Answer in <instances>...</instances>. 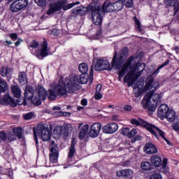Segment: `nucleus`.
<instances>
[{
    "mask_svg": "<svg viewBox=\"0 0 179 179\" xmlns=\"http://www.w3.org/2000/svg\"><path fill=\"white\" fill-rule=\"evenodd\" d=\"M36 94L32 99L31 102L35 106H40L41 104V101H44L47 98V96L51 101H54L57 97H67L68 91L66 88H64L62 85V81L59 80V84L56 85L53 89L48 90V92L41 85H38L36 87Z\"/></svg>",
    "mask_w": 179,
    "mask_h": 179,
    "instance_id": "f257e3e1",
    "label": "nucleus"
},
{
    "mask_svg": "<svg viewBox=\"0 0 179 179\" xmlns=\"http://www.w3.org/2000/svg\"><path fill=\"white\" fill-rule=\"evenodd\" d=\"M132 61H134V56L127 59L123 65L121 71L119 73V80H121L122 78H124L125 73L128 72L129 69H131L123 79L124 83H127L129 87H131V86L135 83V80L142 75L143 71H145V69L146 68V64L145 63H136L134 66H131Z\"/></svg>",
    "mask_w": 179,
    "mask_h": 179,
    "instance_id": "f03ea898",
    "label": "nucleus"
},
{
    "mask_svg": "<svg viewBox=\"0 0 179 179\" xmlns=\"http://www.w3.org/2000/svg\"><path fill=\"white\" fill-rule=\"evenodd\" d=\"M89 9L91 10L92 20L96 26L101 24L104 13L114 12L113 4L110 0L105 1L102 6L94 5L93 3L90 4Z\"/></svg>",
    "mask_w": 179,
    "mask_h": 179,
    "instance_id": "7ed1b4c3",
    "label": "nucleus"
},
{
    "mask_svg": "<svg viewBox=\"0 0 179 179\" xmlns=\"http://www.w3.org/2000/svg\"><path fill=\"white\" fill-rule=\"evenodd\" d=\"M79 83L82 85H86L87 83V78L85 76V74L81 76H71L66 78L64 83L62 81V85L66 90L67 93H73L80 89Z\"/></svg>",
    "mask_w": 179,
    "mask_h": 179,
    "instance_id": "20e7f679",
    "label": "nucleus"
},
{
    "mask_svg": "<svg viewBox=\"0 0 179 179\" xmlns=\"http://www.w3.org/2000/svg\"><path fill=\"white\" fill-rule=\"evenodd\" d=\"M131 124H132V125H136V127H139V125H141V127H143L144 128H146V129H148L149 132L152 134V135H154V136L157 138V139L159 138V136H161V138H162V139H164L166 142L167 145H171V143H170V141H169V139H167L165 136L166 133H164V131H163L159 127L153 124H149L148 122H145L142 119H139L138 120L136 119L133 118L131 120ZM157 134H159V135Z\"/></svg>",
    "mask_w": 179,
    "mask_h": 179,
    "instance_id": "39448f33",
    "label": "nucleus"
},
{
    "mask_svg": "<svg viewBox=\"0 0 179 179\" xmlns=\"http://www.w3.org/2000/svg\"><path fill=\"white\" fill-rule=\"evenodd\" d=\"M66 3H68V1L66 0H57L55 2L50 3L49 10L47 12V15H53V13L58 12V10H61V9H63V10H68V9L73 8L75 5H79L80 2L77 1L76 3H71L69 4Z\"/></svg>",
    "mask_w": 179,
    "mask_h": 179,
    "instance_id": "423d86ee",
    "label": "nucleus"
},
{
    "mask_svg": "<svg viewBox=\"0 0 179 179\" xmlns=\"http://www.w3.org/2000/svg\"><path fill=\"white\" fill-rule=\"evenodd\" d=\"M34 134L36 145H38V136H41L43 142H47L51 138V133L47 124H38L36 128L34 129Z\"/></svg>",
    "mask_w": 179,
    "mask_h": 179,
    "instance_id": "0eeeda50",
    "label": "nucleus"
},
{
    "mask_svg": "<svg viewBox=\"0 0 179 179\" xmlns=\"http://www.w3.org/2000/svg\"><path fill=\"white\" fill-rule=\"evenodd\" d=\"M119 54V59L117 57V52H115L112 60L113 66H114L115 69H121L122 64H124L125 59H127V57H128V48H123L120 51Z\"/></svg>",
    "mask_w": 179,
    "mask_h": 179,
    "instance_id": "6e6552de",
    "label": "nucleus"
},
{
    "mask_svg": "<svg viewBox=\"0 0 179 179\" xmlns=\"http://www.w3.org/2000/svg\"><path fill=\"white\" fill-rule=\"evenodd\" d=\"M29 5V0H15L10 5L11 12H20Z\"/></svg>",
    "mask_w": 179,
    "mask_h": 179,
    "instance_id": "1a4fd4ad",
    "label": "nucleus"
},
{
    "mask_svg": "<svg viewBox=\"0 0 179 179\" xmlns=\"http://www.w3.org/2000/svg\"><path fill=\"white\" fill-rule=\"evenodd\" d=\"M114 66L110 65V62L108 60L99 59L96 61L95 64V71H111Z\"/></svg>",
    "mask_w": 179,
    "mask_h": 179,
    "instance_id": "9d476101",
    "label": "nucleus"
},
{
    "mask_svg": "<svg viewBox=\"0 0 179 179\" xmlns=\"http://www.w3.org/2000/svg\"><path fill=\"white\" fill-rule=\"evenodd\" d=\"M160 83L159 81H155L152 76H148L146 79V85L145 88L146 90H150V93L152 92H156L159 89Z\"/></svg>",
    "mask_w": 179,
    "mask_h": 179,
    "instance_id": "9b49d317",
    "label": "nucleus"
},
{
    "mask_svg": "<svg viewBox=\"0 0 179 179\" xmlns=\"http://www.w3.org/2000/svg\"><path fill=\"white\" fill-rule=\"evenodd\" d=\"M152 94H146L143 97L141 105L143 108H148L150 111H156V106L152 103Z\"/></svg>",
    "mask_w": 179,
    "mask_h": 179,
    "instance_id": "f8f14e48",
    "label": "nucleus"
},
{
    "mask_svg": "<svg viewBox=\"0 0 179 179\" xmlns=\"http://www.w3.org/2000/svg\"><path fill=\"white\" fill-rule=\"evenodd\" d=\"M101 130V124L99 122L93 124L90 127V131H89V136L91 138H97L100 131Z\"/></svg>",
    "mask_w": 179,
    "mask_h": 179,
    "instance_id": "ddd939ff",
    "label": "nucleus"
},
{
    "mask_svg": "<svg viewBox=\"0 0 179 179\" xmlns=\"http://www.w3.org/2000/svg\"><path fill=\"white\" fill-rule=\"evenodd\" d=\"M48 44L47 43V41H44L41 49V51H36L35 52L37 58L39 59H43L45 57L48 55Z\"/></svg>",
    "mask_w": 179,
    "mask_h": 179,
    "instance_id": "4468645a",
    "label": "nucleus"
},
{
    "mask_svg": "<svg viewBox=\"0 0 179 179\" xmlns=\"http://www.w3.org/2000/svg\"><path fill=\"white\" fill-rule=\"evenodd\" d=\"M103 134H114L118 131V124L117 123H110L105 125L102 128Z\"/></svg>",
    "mask_w": 179,
    "mask_h": 179,
    "instance_id": "2eb2a0df",
    "label": "nucleus"
},
{
    "mask_svg": "<svg viewBox=\"0 0 179 179\" xmlns=\"http://www.w3.org/2000/svg\"><path fill=\"white\" fill-rule=\"evenodd\" d=\"M89 6H90V4L87 7L81 6L80 7L73 8L71 10V12L74 15H81V16H83V15H86L87 12H89V11L92 12V10H90V8H89Z\"/></svg>",
    "mask_w": 179,
    "mask_h": 179,
    "instance_id": "dca6fc26",
    "label": "nucleus"
},
{
    "mask_svg": "<svg viewBox=\"0 0 179 179\" xmlns=\"http://www.w3.org/2000/svg\"><path fill=\"white\" fill-rule=\"evenodd\" d=\"M24 97L27 100H33L34 99V88L33 87L27 85L24 90Z\"/></svg>",
    "mask_w": 179,
    "mask_h": 179,
    "instance_id": "f3484780",
    "label": "nucleus"
},
{
    "mask_svg": "<svg viewBox=\"0 0 179 179\" xmlns=\"http://www.w3.org/2000/svg\"><path fill=\"white\" fill-rule=\"evenodd\" d=\"M170 110L169 106L166 104H162L158 108V117L159 118H164L167 115L168 112Z\"/></svg>",
    "mask_w": 179,
    "mask_h": 179,
    "instance_id": "a211bd4d",
    "label": "nucleus"
},
{
    "mask_svg": "<svg viewBox=\"0 0 179 179\" xmlns=\"http://www.w3.org/2000/svg\"><path fill=\"white\" fill-rule=\"evenodd\" d=\"M144 150L148 155H153L157 153V148L155 146V144L152 143H147L144 147Z\"/></svg>",
    "mask_w": 179,
    "mask_h": 179,
    "instance_id": "6ab92c4d",
    "label": "nucleus"
},
{
    "mask_svg": "<svg viewBox=\"0 0 179 179\" xmlns=\"http://www.w3.org/2000/svg\"><path fill=\"white\" fill-rule=\"evenodd\" d=\"M51 154L50 155V160L52 163L58 162V146L52 147L50 148Z\"/></svg>",
    "mask_w": 179,
    "mask_h": 179,
    "instance_id": "aec40b11",
    "label": "nucleus"
},
{
    "mask_svg": "<svg viewBox=\"0 0 179 179\" xmlns=\"http://www.w3.org/2000/svg\"><path fill=\"white\" fill-rule=\"evenodd\" d=\"M117 176H118L119 177L122 176L123 178H131V177L134 176V171L130 169H123L120 172H117Z\"/></svg>",
    "mask_w": 179,
    "mask_h": 179,
    "instance_id": "412c9836",
    "label": "nucleus"
},
{
    "mask_svg": "<svg viewBox=\"0 0 179 179\" xmlns=\"http://www.w3.org/2000/svg\"><path fill=\"white\" fill-rule=\"evenodd\" d=\"M168 6H174V15H177L179 10V0H168L166 1Z\"/></svg>",
    "mask_w": 179,
    "mask_h": 179,
    "instance_id": "4be33fe9",
    "label": "nucleus"
},
{
    "mask_svg": "<svg viewBox=\"0 0 179 179\" xmlns=\"http://www.w3.org/2000/svg\"><path fill=\"white\" fill-rule=\"evenodd\" d=\"M150 162L155 167H160V166H162V157L159 155H153L150 158Z\"/></svg>",
    "mask_w": 179,
    "mask_h": 179,
    "instance_id": "5701e85b",
    "label": "nucleus"
},
{
    "mask_svg": "<svg viewBox=\"0 0 179 179\" xmlns=\"http://www.w3.org/2000/svg\"><path fill=\"white\" fill-rule=\"evenodd\" d=\"M155 92H148L147 94H151V99H152L154 103L155 104H157L158 103H160L162 101V97H163V94L159 93V94H154Z\"/></svg>",
    "mask_w": 179,
    "mask_h": 179,
    "instance_id": "b1692460",
    "label": "nucleus"
},
{
    "mask_svg": "<svg viewBox=\"0 0 179 179\" xmlns=\"http://www.w3.org/2000/svg\"><path fill=\"white\" fill-rule=\"evenodd\" d=\"M87 131H89V124H85L80 127L78 136L81 141L85 139V136H86V134H87Z\"/></svg>",
    "mask_w": 179,
    "mask_h": 179,
    "instance_id": "393cba45",
    "label": "nucleus"
},
{
    "mask_svg": "<svg viewBox=\"0 0 179 179\" xmlns=\"http://www.w3.org/2000/svg\"><path fill=\"white\" fill-rule=\"evenodd\" d=\"M18 80L22 86L26 85L27 83V77L26 76V73L20 72L18 76Z\"/></svg>",
    "mask_w": 179,
    "mask_h": 179,
    "instance_id": "a878e982",
    "label": "nucleus"
},
{
    "mask_svg": "<svg viewBox=\"0 0 179 179\" xmlns=\"http://www.w3.org/2000/svg\"><path fill=\"white\" fill-rule=\"evenodd\" d=\"M12 93L14 94L15 97L19 99L21 96L22 91L17 85H13L11 87Z\"/></svg>",
    "mask_w": 179,
    "mask_h": 179,
    "instance_id": "bb28decb",
    "label": "nucleus"
},
{
    "mask_svg": "<svg viewBox=\"0 0 179 179\" xmlns=\"http://www.w3.org/2000/svg\"><path fill=\"white\" fill-rule=\"evenodd\" d=\"M78 69L80 73H83V75H86V73L89 72V67L86 63L80 64L78 66Z\"/></svg>",
    "mask_w": 179,
    "mask_h": 179,
    "instance_id": "cd10ccee",
    "label": "nucleus"
},
{
    "mask_svg": "<svg viewBox=\"0 0 179 179\" xmlns=\"http://www.w3.org/2000/svg\"><path fill=\"white\" fill-rule=\"evenodd\" d=\"M113 10H121L124 8V2L122 0H117L113 3Z\"/></svg>",
    "mask_w": 179,
    "mask_h": 179,
    "instance_id": "c85d7f7f",
    "label": "nucleus"
},
{
    "mask_svg": "<svg viewBox=\"0 0 179 179\" xmlns=\"http://www.w3.org/2000/svg\"><path fill=\"white\" fill-rule=\"evenodd\" d=\"M164 118H166L168 121L170 122H173L174 121V119L176 118V112L173 110H169L168 113H166V115L164 117Z\"/></svg>",
    "mask_w": 179,
    "mask_h": 179,
    "instance_id": "c756f323",
    "label": "nucleus"
},
{
    "mask_svg": "<svg viewBox=\"0 0 179 179\" xmlns=\"http://www.w3.org/2000/svg\"><path fill=\"white\" fill-rule=\"evenodd\" d=\"M3 101L7 103V104H10L12 107H16V103H15V101H13V99L10 97L9 95H6L3 97Z\"/></svg>",
    "mask_w": 179,
    "mask_h": 179,
    "instance_id": "7c9ffc66",
    "label": "nucleus"
},
{
    "mask_svg": "<svg viewBox=\"0 0 179 179\" xmlns=\"http://www.w3.org/2000/svg\"><path fill=\"white\" fill-rule=\"evenodd\" d=\"M160 172L164 173V174H167V173H169V166H167V158H164L162 166L160 169Z\"/></svg>",
    "mask_w": 179,
    "mask_h": 179,
    "instance_id": "2f4dec72",
    "label": "nucleus"
},
{
    "mask_svg": "<svg viewBox=\"0 0 179 179\" xmlns=\"http://www.w3.org/2000/svg\"><path fill=\"white\" fill-rule=\"evenodd\" d=\"M8 89H9V87H8L6 81L0 78V92L5 93Z\"/></svg>",
    "mask_w": 179,
    "mask_h": 179,
    "instance_id": "473e14b6",
    "label": "nucleus"
},
{
    "mask_svg": "<svg viewBox=\"0 0 179 179\" xmlns=\"http://www.w3.org/2000/svg\"><path fill=\"white\" fill-rule=\"evenodd\" d=\"M73 155H75V139L72 138L71 145L68 155L69 159H72V157H73Z\"/></svg>",
    "mask_w": 179,
    "mask_h": 179,
    "instance_id": "72a5a7b5",
    "label": "nucleus"
},
{
    "mask_svg": "<svg viewBox=\"0 0 179 179\" xmlns=\"http://www.w3.org/2000/svg\"><path fill=\"white\" fill-rule=\"evenodd\" d=\"M69 127V125H65L59 128V130L60 131L59 132V135H64V136H68V134H69V129H68Z\"/></svg>",
    "mask_w": 179,
    "mask_h": 179,
    "instance_id": "f704fd0d",
    "label": "nucleus"
},
{
    "mask_svg": "<svg viewBox=\"0 0 179 179\" xmlns=\"http://www.w3.org/2000/svg\"><path fill=\"white\" fill-rule=\"evenodd\" d=\"M141 167L143 170L149 171L152 170L153 166L149 162H144L141 164Z\"/></svg>",
    "mask_w": 179,
    "mask_h": 179,
    "instance_id": "c9c22d12",
    "label": "nucleus"
},
{
    "mask_svg": "<svg viewBox=\"0 0 179 179\" xmlns=\"http://www.w3.org/2000/svg\"><path fill=\"white\" fill-rule=\"evenodd\" d=\"M13 134L15 135V136H17L19 139H22V137L23 136L22 134V127H15L13 129Z\"/></svg>",
    "mask_w": 179,
    "mask_h": 179,
    "instance_id": "e433bc0d",
    "label": "nucleus"
},
{
    "mask_svg": "<svg viewBox=\"0 0 179 179\" xmlns=\"http://www.w3.org/2000/svg\"><path fill=\"white\" fill-rule=\"evenodd\" d=\"M170 61L166 60L164 64H162L161 66H159L157 70L152 73V75H157L160 73V69H162V68H164L166 65H169Z\"/></svg>",
    "mask_w": 179,
    "mask_h": 179,
    "instance_id": "4c0bfd02",
    "label": "nucleus"
},
{
    "mask_svg": "<svg viewBox=\"0 0 179 179\" xmlns=\"http://www.w3.org/2000/svg\"><path fill=\"white\" fill-rule=\"evenodd\" d=\"M8 139V134L3 131H0V142H6V140Z\"/></svg>",
    "mask_w": 179,
    "mask_h": 179,
    "instance_id": "58836bf2",
    "label": "nucleus"
},
{
    "mask_svg": "<svg viewBox=\"0 0 179 179\" xmlns=\"http://www.w3.org/2000/svg\"><path fill=\"white\" fill-rule=\"evenodd\" d=\"M34 117V113L33 112H29L28 113L23 115V118L24 120H31V118H33Z\"/></svg>",
    "mask_w": 179,
    "mask_h": 179,
    "instance_id": "ea45409f",
    "label": "nucleus"
},
{
    "mask_svg": "<svg viewBox=\"0 0 179 179\" xmlns=\"http://www.w3.org/2000/svg\"><path fill=\"white\" fill-rule=\"evenodd\" d=\"M134 22L136 23V29L138 31H142V29L141 28V22L139 20H138L136 17H134Z\"/></svg>",
    "mask_w": 179,
    "mask_h": 179,
    "instance_id": "a19ab883",
    "label": "nucleus"
},
{
    "mask_svg": "<svg viewBox=\"0 0 179 179\" xmlns=\"http://www.w3.org/2000/svg\"><path fill=\"white\" fill-rule=\"evenodd\" d=\"M124 3L127 8H132L134 1L132 0H124Z\"/></svg>",
    "mask_w": 179,
    "mask_h": 179,
    "instance_id": "79ce46f5",
    "label": "nucleus"
},
{
    "mask_svg": "<svg viewBox=\"0 0 179 179\" xmlns=\"http://www.w3.org/2000/svg\"><path fill=\"white\" fill-rule=\"evenodd\" d=\"M7 138L8 139V141H10V142L13 141H16V136L15 135V134H12V133H9L7 135Z\"/></svg>",
    "mask_w": 179,
    "mask_h": 179,
    "instance_id": "37998d69",
    "label": "nucleus"
},
{
    "mask_svg": "<svg viewBox=\"0 0 179 179\" xmlns=\"http://www.w3.org/2000/svg\"><path fill=\"white\" fill-rule=\"evenodd\" d=\"M150 179H162L160 173H152L150 176Z\"/></svg>",
    "mask_w": 179,
    "mask_h": 179,
    "instance_id": "c03bdc74",
    "label": "nucleus"
},
{
    "mask_svg": "<svg viewBox=\"0 0 179 179\" xmlns=\"http://www.w3.org/2000/svg\"><path fill=\"white\" fill-rule=\"evenodd\" d=\"M29 47H31V48H37L38 47V42L34 40L32 41L29 44Z\"/></svg>",
    "mask_w": 179,
    "mask_h": 179,
    "instance_id": "a18cd8bd",
    "label": "nucleus"
},
{
    "mask_svg": "<svg viewBox=\"0 0 179 179\" xmlns=\"http://www.w3.org/2000/svg\"><path fill=\"white\" fill-rule=\"evenodd\" d=\"M122 134L124 136H129V128H123L122 129Z\"/></svg>",
    "mask_w": 179,
    "mask_h": 179,
    "instance_id": "49530a36",
    "label": "nucleus"
},
{
    "mask_svg": "<svg viewBox=\"0 0 179 179\" xmlns=\"http://www.w3.org/2000/svg\"><path fill=\"white\" fill-rule=\"evenodd\" d=\"M136 130L135 129H132L130 131H129L128 138H134L136 135Z\"/></svg>",
    "mask_w": 179,
    "mask_h": 179,
    "instance_id": "de8ad7c7",
    "label": "nucleus"
},
{
    "mask_svg": "<svg viewBox=\"0 0 179 179\" xmlns=\"http://www.w3.org/2000/svg\"><path fill=\"white\" fill-rule=\"evenodd\" d=\"M35 2L38 6H45V0H35Z\"/></svg>",
    "mask_w": 179,
    "mask_h": 179,
    "instance_id": "09e8293b",
    "label": "nucleus"
},
{
    "mask_svg": "<svg viewBox=\"0 0 179 179\" xmlns=\"http://www.w3.org/2000/svg\"><path fill=\"white\" fill-rule=\"evenodd\" d=\"M8 36H9L10 38H11V40H13V41H16V40H17V34H16V33L10 34Z\"/></svg>",
    "mask_w": 179,
    "mask_h": 179,
    "instance_id": "8fccbe9b",
    "label": "nucleus"
},
{
    "mask_svg": "<svg viewBox=\"0 0 179 179\" xmlns=\"http://www.w3.org/2000/svg\"><path fill=\"white\" fill-rule=\"evenodd\" d=\"M0 73L1 75V76H6V75H8V69L6 68H3L2 70L0 71Z\"/></svg>",
    "mask_w": 179,
    "mask_h": 179,
    "instance_id": "3c124183",
    "label": "nucleus"
},
{
    "mask_svg": "<svg viewBox=\"0 0 179 179\" xmlns=\"http://www.w3.org/2000/svg\"><path fill=\"white\" fill-rule=\"evenodd\" d=\"M95 100H100V99H103V94L99 92H96L94 95Z\"/></svg>",
    "mask_w": 179,
    "mask_h": 179,
    "instance_id": "603ef678",
    "label": "nucleus"
},
{
    "mask_svg": "<svg viewBox=\"0 0 179 179\" xmlns=\"http://www.w3.org/2000/svg\"><path fill=\"white\" fill-rule=\"evenodd\" d=\"M51 34H53V36H58V34H59V30L58 29H53Z\"/></svg>",
    "mask_w": 179,
    "mask_h": 179,
    "instance_id": "864d4df0",
    "label": "nucleus"
},
{
    "mask_svg": "<svg viewBox=\"0 0 179 179\" xmlns=\"http://www.w3.org/2000/svg\"><path fill=\"white\" fill-rule=\"evenodd\" d=\"M123 110L124 111H131L132 110V106L129 105H126L124 106Z\"/></svg>",
    "mask_w": 179,
    "mask_h": 179,
    "instance_id": "5fc2aeb1",
    "label": "nucleus"
},
{
    "mask_svg": "<svg viewBox=\"0 0 179 179\" xmlns=\"http://www.w3.org/2000/svg\"><path fill=\"white\" fill-rule=\"evenodd\" d=\"M22 43H23V39L18 38V41L15 43V47H19V45H20V44H22Z\"/></svg>",
    "mask_w": 179,
    "mask_h": 179,
    "instance_id": "6e6d98bb",
    "label": "nucleus"
},
{
    "mask_svg": "<svg viewBox=\"0 0 179 179\" xmlns=\"http://www.w3.org/2000/svg\"><path fill=\"white\" fill-rule=\"evenodd\" d=\"M81 104L82 106H87V99H83L81 100Z\"/></svg>",
    "mask_w": 179,
    "mask_h": 179,
    "instance_id": "4d7b16f0",
    "label": "nucleus"
},
{
    "mask_svg": "<svg viewBox=\"0 0 179 179\" xmlns=\"http://www.w3.org/2000/svg\"><path fill=\"white\" fill-rule=\"evenodd\" d=\"M113 121H118V115H113L112 116Z\"/></svg>",
    "mask_w": 179,
    "mask_h": 179,
    "instance_id": "13d9d810",
    "label": "nucleus"
},
{
    "mask_svg": "<svg viewBox=\"0 0 179 179\" xmlns=\"http://www.w3.org/2000/svg\"><path fill=\"white\" fill-rule=\"evenodd\" d=\"M129 164H131V162H129V161H126L123 163L124 167H128V166H129Z\"/></svg>",
    "mask_w": 179,
    "mask_h": 179,
    "instance_id": "bf43d9fd",
    "label": "nucleus"
},
{
    "mask_svg": "<svg viewBox=\"0 0 179 179\" xmlns=\"http://www.w3.org/2000/svg\"><path fill=\"white\" fill-rule=\"evenodd\" d=\"M101 90V85L99 84L96 86V93H99V92H100Z\"/></svg>",
    "mask_w": 179,
    "mask_h": 179,
    "instance_id": "052dcab7",
    "label": "nucleus"
},
{
    "mask_svg": "<svg viewBox=\"0 0 179 179\" xmlns=\"http://www.w3.org/2000/svg\"><path fill=\"white\" fill-rule=\"evenodd\" d=\"M6 43V44H7L6 45H8V47H9V45H12V44H13V42L10 41H4V43Z\"/></svg>",
    "mask_w": 179,
    "mask_h": 179,
    "instance_id": "680f3d73",
    "label": "nucleus"
},
{
    "mask_svg": "<svg viewBox=\"0 0 179 179\" xmlns=\"http://www.w3.org/2000/svg\"><path fill=\"white\" fill-rule=\"evenodd\" d=\"M52 110H61V107H59V106H54L53 108H52Z\"/></svg>",
    "mask_w": 179,
    "mask_h": 179,
    "instance_id": "e2e57ef3",
    "label": "nucleus"
},
{
    "mask_svg": "<svg viewBox=\"0 0 179 179\" xmlns=\"http://www.w3.org/2000/svg\"><path fill=\"white\" fill-rule=\"evenodd\" d=\"M92 3H93V5H96V3H99V0H92L90 5H92Z\"/></svg>",
    "mask_w": 179,
    "mask_h": 179,
    "instance_id": "0e129e2a",
    "label": "nucleus"
},
{
    "mask_svg": "<svg viewBox=\"0 0 179 179\" xmlns=\"http://www.w3.org/2000/svg\"><path fill=\"white\" fill-rule=\"evenodd\" d=\"M55 145V141H52L51 142V148H54L55 146H57V145Z\"/></svg>",
    "mask_w": 179,
    "mask_h": 179,
    "instance_id": "69168bd1",
    "label": "nucleus"
},
{
    "mask_svg": "<svg viewBox=\"0 0 179 179\" xmlns=\"http://www.w3.org/2000/svg\"><path fill=\"white\" fill-rule=\"evenodd\" d=\"M90 76H92V78L93 77V69H91L90 71Z\"/></svg>",
    "mask_w": 179,
    "mask_h": 179,
    "instance_id": "338daca9",
    "label": "nucleus"
},
{
    "mask_svg": "<svg viewBox=\"0 0 179 179\" xmlns=\"http://www.w3.org/2000/svg\"><path fill=\"white\" fill-rule=\"evenodd\" d=\"M141 136H136V141H141Z\"/></svg>",
    "mask_w": 179,
    "mask_h": 179,
    "instance_id": "774afa93",
    "label": "nucleus"
}]
</instances>
